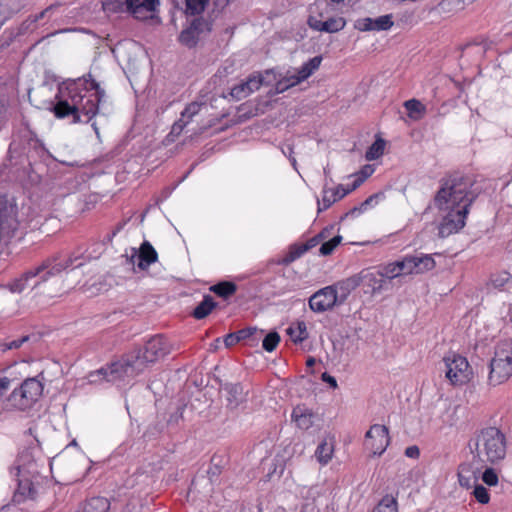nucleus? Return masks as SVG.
I'll return each instance as SVG.
<instances>
[{
  "label": "nucleus",
  "mask_w": 512,
  "mask_h": 512,
  "mask_svg": "<svg viewBox=\"0 0 512 512\" xmlns=\"http://www.w3.org/2000/svg\"><path fill=\"white\" fill-rule=\"evenodd\" d=\"M441 185L434 197L436 208L443 214L438 234L446 238L465 226L469 208L481 193L472 175L454 172L440 181Z\"/></svg>",
  "instance_id": "f257e3e1"
},
{
  "label": "nucleus",
  "mask_w": 512,
  "mask_h": 512,
  "mask_svg": "<svg viewBox=\"0 0 512 512\" xmlns=\"http://www.w3.org/2000/svg\"><path fill=\"white\" fill-rule=\"evenodd\" d=\"M105 91L91 74L68 80L58 88L53 112L57 118H71V123H89L99 112Z\"/></svg>",
  "instance_id": "f03ea898"
},
{
  "label": "nucleus",
  "mask_w": 512,
  "mask_h": 512,
  "mask_svg": "<svg viewBox=\"0 0 512 512\" xmlns=\"http://www.w3.org/2000/svg\"><path fill=\"white\" fill-rule=\"evenodd\" d=\"M169 351L166 339L156 335L149 339L143 348L134 349L107 368H101L98 373L108 382L130 379L141 373L149 364L163 358Z\"/></svg>",
  "instance_id": "7ed1b4c3"
},
{
  "label": "nucleus",
  "mask_w": 512,
  "mask_h": 512,
  "mask_svg": "<svg viewBox=\"0 0 512 512\" xmlns=\"http://www.w3.org/2000/svg\"><path fill=\"white\" fill-rule=\"evenodd\" d=\"M505 434L496 427H487L475 437V458L482 464H497L506 456Z\"/></svg>",
  "instance_id": "20e7f679"
},
{
  "label": "nucleus",
  "mask_w": 512,
  "mask_h": 512,
  "mask_svg": "<svg viewBox=\"0 0 512 512\" xmlns=\"http://www.w3.org/2000/svg\"><path fill=\"white\" fill-rule=\"evenodd\" d=\"M512 376V339H504L497 343L494 357L490 361L488 381L496 386L504 383Z\"/></svg>",
  "instance_id": "39448f33"
},
{
  "label": "nucleus",
  "mask_w": 512,
  "mask_h": 512,
  "mask_svg": "<svg viewBox=\"0 0 512 512\" xmlns=\"http://www.w3.org/2000/svg\"><path fill=\"white\" fill-rule=\"evenodd\" d=\"M77 258L72 259L68 258L64 263L51 260L44 261L41 265L37 266L34 269H30L24 274H22L19 278L13 280L8 284V288L13 293H21L26 288V283L29 279L35 278L36 276H40L41 281H46L49 277L54 276L65 269L73 266L74 261Z\"/></svg>",
  "instance_id": "423d86ee"
},
{
  "label": "nucleus",
  "mask_w": 512,
  "mask_h": 512,
  "mask_svg": "<svg viewBox=\"0 0 512 512\" xmlns=\"http://www.w3.org/2000/svg\"><path fill=\"white\" fill-rule=\"evenodd\" d=\"M42 392V383L36 378H28L9 395L6 400V408L22 411L29 409L38 401Z\"/></svg>",
  "instance_id": "0eeeda50"
},
{
  "label": "nucleus",
  "mask_w": 512,
  "mask_h": 512,
  "mask_svg": "<svg viewBox=\"0 0 512 512\" xmlns=\"http://www.w3.org/2000/svg\"><path fill=\"white\" fill-rule=\"evenodd\" d=\"M157 4L158 0H107L103 2L102 6L104 11L110 13L121 12L125 6L126 10L136 19H147Z\"/></svg>",
  "instance_id": "6e6552de"
},
{
  "label": "nucleus",
  "mask_w": 512,
  "mask_h": 512,
  "mask_svg": "<svg viewBox=\"0 0 512 512\" xmlns=\"http://www.w3.org/2000/svg\"><path fill=\"white\" fill-rule=\"evenodd\" d=\"M446 367L445 376L452 385H464L472 377V371L467 359L459 354L450 352L443 358Z\"/></svg>",
  "instance_id": "1a4fd4ad"
},
{
  "label": "nucleus",
  "mask_w": 512,
  "mask_h": 512,
  "mask_svg": "<svg viewBox=\"0 0 512 512\" xmlns=\"http://www.w3.org/2000/svg\"><path fill=\"white\" fill-rule=\"evenodd\" d=\"M212 30V22L203 17H198L192 20L190 25L183 29L179 35L181 44L188 48H193L197 45L201 36L207 35Z\"/></svg>",
  "instance_id": "9d476101"
},
{
  "label": "nucleus",
  "mask_w": 512,
  "mask_h": 512,
  "mask_svg": "<svg viewBox=\"0 0 512 512\" xmlns=\"http://www.w3.org/2000/svg\"><path fill=\"white\" fill-rule=\"evenodd\" d=\"M389 443V430L385 425L374 424L365 434V446L373 455H382Z\"/></svg>",
  "instance_id": "9b49d317"
},
{
  "label": "nucleus",
  "mask_w": 512,
  "mask_h": 512,
  "mask_svg": "<svg viewBox=\"0 0 512 512\" xmlns=\"http://www.w3.org/2000/svg\"><path fill=\"white\" fill-rule=\"evenodd\" d=\"M337 297L335 290L330 285L326 286L310 296L309 307L315 313L326 312L340 305Z\"/></svg>",
  "instance_id": "f8f14e48"
},
{
  "label": "nucleus",
  "mask_w": 512,
  "mask_h": 512,
  "mask_svg": "<svg viewBox=\"0 0 512 512\" xmlns=\"http://www.w3.org/2000/svg\"><path fill=\"white\" fill-rule=\"evenodd\" d=\"M363 183V179L356 178L351 185L344 186L339 184L335 188H323L322 191V202L318 201V212L328 209L333 203L341 200L350 192L357 189Z\"/></svg>",
  "instance_id": "ddd939ff"
},
{
  "label": "nucleus",
  "mask_w": 512,
  "mask_h": 512,
  "mask_svg": "<svg viewBox=\"0 0 512 512\" xmlns=\"http://www.w3.org/2000/svg\"><path fill=\"white\" fill-rule=\"evenodd\" d=\"M19 221L16 211L10 209H0V242L10 240L18 231Z\"/></svg>",
  "instance_id": "4468645a"
},
{
  "label": "nucleus",
  "mask_w": 512,
  "mask_h": 512,
  "mask_svg": "<svg viewBox=\"0 0 512 512\" xmlns=\"http://www.w3.org/2000/svg\"><path fill=\"white\" fill-rule=\"evenodd\" d=\"M263 82L264 79L260 73H253L245 81L234 85L231 88L230 95L236 100L244 99L259 90Z\"/></svg>",
  "instance_id": "2eb2a0df"
},
{
  "label": "nucleus",
  "mask_w": 512,
  "mask_h": 512,
  "mask_svg": "<svg viewBox=\"0 0 512 512\" xmlns=\"http://www.w3.org/2000/svg\"><path fill=\"white\" fill-rule=\"evenodd\" d=\"M131 251L129 262L134 263V259L138 258L137 266L140 270H146L158 260V253L149 241H144L139 249L132 248Z\"/></svg>",
  "instance_id": "dca6fc26"
},
{
  "label": "nucleus",
  "mask_w": 512,
  "mask_h": 512,
  "mask_svg": "<svg viewBox=\"0 0 512 512\" xmlns=\"http://www.w3.org/2000/svg\"><path fill=\"white\" fill-rule=\"evenodd\" d=\"M357 278L359 280V286L362 285L364 292L370 293L371 295L380 293L386 283L378 270L371 271L364 269L357 274Z\"/></svg>",
  "instance_id": "f3484780"
},
{
  "label": "nucleus",
  "mask_w": 512,
  "mask_h": 512,
  "mask_svg": "<svg viewBox=\"0 0 512 512\" xmlns=\"http://www.w3.org/2000/svg\"><path fill=\"white\" fill-rule=\"evenodd\" d=\"M307 23L311 29L326 33L339 32L346 26V20L343 17H331L322 21L318 17L310 15Z\"/></svg>",
  "instance_id": "a211bd4d"
},
{
  "label": "nucleus",
  "mask_w": 512,
  "mask_h": 512,
  "mask_svg": "<svg viewBox=\"0 0 512 512\" xmlns=\"http://www.w3.org/2000/svg\"><path fill=\"white\" fill-rule=\"evenodd\" d=\"M291 418L298 428L308 430L313 426L316 416L305 405H297L292 411Z\"/></svg>",
  "instance_id": "6ab92c4d"
},
{
  "label": "nucleus",
  "mask_w": 512,
  "mask_h": 512,
  "mask_svg": "<svg viewBox=\"0 0 512 512\" xmlns=\"http://www.w3.org/2000/svg\"><path fill=\"white\" fill-rule=\"evenodd\" d=\"M330 286L335 290V293L338 296V303L341 305L345 303L351 292L359 286V280L357 278V274H355Z\"/></svg>",
  "instance_id": "aec40b11"
},
{
  "label": "nucleus",
  "mask_w": 512,
  "mask_h": 512,
  "mask_svg": "<svg viewBox=\"0 0 512 512\" xmlns=\"http://www.w3.org/2000/svg\"><path fill=\"white\" fill-rule=\"evenodd\" d=\"M223 390L226 393L227 407L230 409H236L245 400V393L240 383H226Z\"/></svg>",
  "instance_id": "412c9836"
},
{
  "label": "nucleus",
  "mask_w": 512,
  "mask_h": 512,
  "mask_svg": "<svg viewBox=\"0 0 512 512\" xmlns=\"http://www.w3.org/2000/svg\"><path fill=\"white\" fill-rule=\"evenodd\" d=\"M480 469L474 468L471 463H463L458 468L459 484L465 488H471L477 483Z\"/></svg>",
  "instance_id": "4be33fe9"
},
{
  "label": "nucleus",
  "mask_w": 512,
  "mask_h": 512,
  "mask_svg": "<svg viewBox=\"0 0 512 512\" xmlns=\"http://www.w3.org/2000/svg\"><path fill=\"white\" fill-rule=\"evenodd\" d=\"M411 268L413 274H421L434 269L436 263L431 255L428 254H416L410 255Z\"/></svg>",
  "instance_id": "5701e85b"
},
{
  "label": "nucleus",
  "mask_w": 512,
  "mask_h": 512,
  "mask_svg": "<svg viewBox=\"0 0 512 512\" xmlns=\"http://www.w3.org/2000/svg\"><path fill=\"white\" fill-rule=\"evenodd\" d=\"M215 307L216 302L213 297L211 295H205L203 300L194 308L192 316L198 320L204 319Z\"/></svg>",
  "instance_id": "b1692460"
},
{
  "label": "nucleus",
  "mask_w": 512,
  "mask_h": 512,
  "mask_svg": "<svg viewBox=\"0 0 512 512\" xmlns=\"http://www.w3.org/2000/svg\"><path fill=\"white\" fill-rule=\"evenodd\" d=\"M110 502L104 497H93L85 502L82 507L84 512H108Z\"/></svg>",
  "instance_id": "393cba45"
},
{
  "label": "nucleus",
  "mask_w": 512,
  "mask_h": 512,
  "mask_svg": "<svg viewBox=\"0 0 512 512\" xmlns=\"http://www.w3.org/2000/svg\"><path fill=\"white\" fill-rule=\"evenodd\" d=\"M322 56H315L305 62L297 71L302 80L309 78L320 66Z\"/></svg>",
  "instance_id": "a878e982"
},
{
  "label": "nucleus",
  "mask_w": 512,
  "mask_h": 512,
  "mask_svg": "<svg viewBox=\"0 0 512 512\" xmlns=\"http://www.w3.org/2000/svg\"><path fill=\"white\" fill-rule=\"evenodd\" d=\"M210 290L217 296L227 299L236 292L237 286L233 282L223 281L211 286Z\"/></svg>",
  "instance_id": "bb28decb"
},
{
  "label": "nucleus",
  "mask_w": 512,
  "mask_h": 512,
  "mask_svg": "<svg viewBox=\"0 0 512 512\" xmlns=\"http://www.w3.org/2000/svg\"><path fill=\"white\" fill-rule=\"evenodd\" d=\"M302 81V78H300L297 72L293 74H287L277 81L275 88L278 93H282L287 89L299 84Z\"/></svg>",
  "instance_id": "cd10ccee"
},
{
  "label": "nucleus",
  "mask_w": 512,
  "mask_h": 512,
  "mask_svg": "<svg viewBox=\"0 0 512 512\" xmlns=\"http://www.w3.org/2000/svg\"><path fill=\"white\" fill-rule=\"evenodd\" d=\"M333 451V445L327 441H323L318 445L315 455L321 464H327L332 458Z\"/></svg>",
  "instance_id": "c85d7f7f"
},
{
  "label": "nucleus",
  "mask_w": 512,
  "mask_h": 512,
  "mask_svg": "<svg viewBox=\"0 0 512 512\" xmlns=\"http://www.w3.org/2000/svg\"><path fill=\"white\" fill-rule=\"evenodd\" d=\"M307 251L304 250L302 244H292L289 247L288 253L279 261L282 265H289L298 258H300L302 255H304Z\"/></svg>",
  "instance_id": "c756f323"
},
{
  "label": "nucleus",
  "mask_w": 512,
  "mask_h": 512,
  "mask_svg": "<svg viewBox=\"0 0 512 512\" xmlns=\"http://www.w3.org/2000/svg\"><path fill=\"white\" fill-rule=\"evenodd\" d=\"M385 144V140L382 138H377L375 142L367 149L365 153L366 160L373 161L380 158L384 153Z\"/></svg>",
  "instance_id": "7c9ffc66"
},
{
  "label": "nucleus",
  "mask_w": 512,
  "mask_h": 512,
  "mask_svg": "<svg viewBox=\"0 0 512 512\" xmlns=\"http://www.w3.org/2000/svg\"><path fill=\"white\" fill-rule=\"evenodd\" d=\"M287 334L291 337V340L294 343L303 342L308 337L306 324L304 322H299L296 327H289L287 329Z\"/></svg>",
  "instance_id": "2f4dec72"
},
{
  "label": "nucleus",
  "mask_w": 512,
  "mask_h": 512,
  "mask_svg": "<svg viewBox=\"0 0 512 512\" xmlns=\"http://www.w3.org/2000/svg\"><path fill=\"white\" fill-rule=\"evenodd\" d=\"M404 107L411 118L418 119L425 112V106L417 99L405 101Z\"/></svg>",
  "instance_id": "473e14b6"
},
{
  "label": "nucleus",
  "mask_w": 512,
  "mask_h": 512,
  "mask_svg": "<svg viewBox=\"0 0 512 512\" xmlns=\"http://www.w3.org/2000/svg\"><path fill=\"white\" fill-rule=\"evenodd\" d=\"M372 512H397V501L393 496H384Z\"/></svg>",
  "instance_id": "72a5a7b5"
},
{
  "label": "nucleus",
  "mask_w": 512,
  "mask_h": 512,
  "mask_svg": "<svg viewBox=\"0 0 512 512\" xmlns=\"http://www.w3.org/2000/svg\"><path fill=\"white\" fill-rule=\"evenodd\" d=\"M372 22H373L372 31H387L394 24L393 16L391 14L379 16L376 19H372Z\"/></svg>",
  "instance_id": "f704fd0d"
},
{
  "label": "nucleus",
  "mask_w": 512,
  "mask_h": 512,
  "mask_svg": "<svg viewBox=\"0 0 512 512\" xmlns=\"http://www.w3.org/2000/svg\"><path fill=\"white\" fill-rule=\"evenodd\" d=\"M378 271L380 272L383 279L393 280L394 278L400 277L399 270L396 265V261L390 262L384 265H380L378 267Z\"/></svg>",
  "instance_id": "c9c22d12"
},
{
  "label": "nucleus",
  "mask_w": 512,
  "mask_h": 512,
  "mask_svg": "<svg viewBox=\"0 0 512 512\" xmlns=\"http://www.w3.org/2000/svg\"><path fill=\"white\" fill-rule=\"evenodd\" d=\"M280 342V335L276 331H271L265 335L262 341V347L267 352H272L276 349Z\"/></svg>",
  "instance_id": "e433bc0d"
},
{
  "label": "nucleus",
  "mask_w": 512,
  "mask_h": 512,
  "mask_svg": "<svg viewBox=\"0 0 512 512\" xmlns=\"http://www.w3.org/2000/svg\"><path fill=\"white\" fill-rule=\"evenodd\" d=\"M209 0H186V12L190 15L201 14Z\"/></svg>",
  "instance_id": "4c0bfd02"
},
{
  "label": "nucleus",
  "mask_w": 512,
  "mask_h": 512,
  "mask_svg": "<svg viewBox=\"0 0 512 512\" xmlns=\"http://www.w3.org/2000/svg\"><path fill=\"white\" fill-rule=\"evenodd\" d=\"M202 103L199 102H191L188 104L184 110L181 112L180 119H185L187 121V125L192 121L193 117L197 114H199Z\"/></svg>",
  "instance_id": "58836bf2"
},
{
  "label": "nucleus",
  "mask_w": 512,
  "mask_h": 512,
  "mask_svg": "<svg viewBox=\"0 0 512 512\" xmlns=\"http://www.w3.org/2000/svg\"><path fill=\"white\" fill-rule=\"evenodd\" d=\"M341 241H342V236L337 235V236L333 237L332 239H330L329 241L322 243V245L319 249L320 254L322 256L331 255L333 253V251L335 250V248L341 243Z\"/></svg>",
  "instance_id": "ea45409f"
},
{
  "label": "nucleus",
  "mask_w": 512,
  "mask_h": 512,
  "mask_svg": "<svg viewBox=\"0 0 512 512\" xmlns=\"http://www.w3.org/2000/svg\"><path fill=\"white\" fill-rule=\"evenodd\" d=\"M36 340L37 336L32 335H24L18 339L6 342L3 344V350H12V349H18L20 348L24 343L29 342L30 340Z\"/></svg>",
  "instance_id": "a19ab883"
},
{
  "label": "nucleus",
  "mask_w": 512,
  "mask_h": 512,
  "mask_svg": "<svg viewBox=\"0 0 512 512\" xmlns=\"http://www.w3.org/2000/svg\"><path fill=\"white\" fill-rule=\"evenodd\" d=\"M378 195L377 194H374V195H371L369 196L365 201H363L360 206L358 207H354L352 208L347 214L346 216L348 215H359L361 214L362 212L366 211L368 209V207L372 206L374 203H376V199H377Z\"/></svg>",
  "instance_id": "79ce46f5"
},
{
  "label": "nucleus",
  "mask_w": 512,
  "mask_h": 512,
  "mask_svg": "<svg viewBox=\"0 0 512 512\" xmlns=\"http://www.w3.org/2000/svg\"><path fill=\"white\" fill-rule=\"evenodd\" d=\"M473 495L481 504H487L490 500L488 490L482 485H474Z\"/></svg>",
  "instance_id": "37998d69"
},
{
  "label": "nucleus",
  "mask_w": 512,
  "mask_h": 512,
  "mask_svg": "<svg viewBox=\"0 0 512 512\" xmlns=\"http://www.w3.org/2000/svg\"><path fill=\"white\" fill-rule=\"evenodd\" d=\"M396 265L399 270L400 276L413 274L411 268L410 255L403 257L401 260H397Z\"/></svg>",
  "instance_id": "c03bdc74"
},
{
  "label": "nucleus",
  "mask_w": 512,
  "mask_h": 512,
  "mask_svg": "<svg viewBox=\"0 0 512 512\" xmlns=\"http://www.w3.org/2000/svg\"><path fill=\"white\" fill-rule=\"evenodd\" d=\"M510 274L508 272H501L497 275H493L490 279V283L494 288L501 289L509 281Z\"/></svg>",
  "instance_id": "a18cd8bd"
},
{
  "label": "nucleus",
  "mask_w": 512,
  "mask_h": 512,
  "mask_svg": "<svg viewBox=\"0 0 512 512\" xmlns=\"http://www.w3.org/2000/svg\"><path fill=\"white\" fill-rule=\"evenodd\" d=\"M482 480L489 486H494L498 483V476L493 468H486L482 473Z\"/></svg>",
  "instance_id": "49530a36"
},
{
  "label": "nucleus",
  "mask_w": 512,
  "mask_h": 512,
  "mask_svg": "<svg viewBox=\"0 0 512 512\" xmlns=\"http://www.w3.org/2000/svg\"><path fill=\"white\" fill-rule=\"evenodd\" d=\"M372 18L365 17L355 21L354 28L359 31H372Z\"/></svg>",
  "instance_id": "de8ad7c7"
},
{
  "label": "nucleus",
  "mask_w": 512,
  "mask_h": 512,
  "mask_svg": "<svg viewBox=\"0 0 512 512\" xmlns=\"http://www.w3.org/2000/svg\"><path fill=\"white\" fill-rule=\"evenodd\" d=\"M258 333V329L255 327H248L237 331L238 339L240 341L247 340ZM259 333L262 335L263 330H260Z\"/></svg>",
  "instance_id": "09e8293b"
},
{
  "label": "nucleus",
  "mask_w": 512,
  "mask_h": 512,
  "mask_svg": "<svg viewBox=\"0 0 512 512\" xmlns=\"http://www.w3.org/2000/svg\"><path fill=\"white\" fill-rule=\"evenodd\" d=\"M187 126V121H185V119H179L177 120L173 125H172V128H171V131L168 135V137H178L183 129Z\"/></svg>",
  "instance_id": "8fccbe9b"
},
{
  "label": "nucleus",
  "mask_w": 512,
  "mask_h": 512,
  "mask_svg": "<svg viewBox=\"0 0 512 512\" xmlns=\"http://www.w3.org/2000/svg\"><path fill=\"white\" fill-rule=\"evenodd\" d=\"M57 6H58L57 4H52V5L48 6L46 9H44L43 11H41L39 14L30 16L28 18V20L31 21L32 23H35V22L43 19L48 12L54 10Z\"/></svg>",
  "instance_id": "3c124183"
},
{
  "label": "nucleus",
  "mask_w": 512,
  "mask_h": 512,
  "mask_svg": "<svg viewBox=\"0 0 512 512\" xmlns=\"http://www.w3.org/2000/svg\"><path fill=\"white\" fill-rule=\"evenodd\" d=\"M19 493L27 497H33L35 489L31 487L30 483H26L25 486H22V483H19Z\"/></svg>",
  "instance_id": "603ef678"
},
{
  "label": "nucleus",
  "mask_w": 512,
  "mask_h": 512,
  "mask_svg": "<svg viewBox=\"0 0 512 512\" xmlns=\"http://www.w3.org/2000/svg\"><path fill=\"white\" fill-rule=\"evenodd\" d=\"M405 455L409 458L417 459L420 456V450L418 446L412 445L405 449Z\"/></svg>",
  "instance_id": "864d4df0"
},
{
  "label": "nucleus",
  "mask_w": 512,
  "mask_h": 512,
  "mask_svg": "<svg viewBox=\"0 0 512 512\" xmlns=\"http://www.w3.org/2000/svg\"><path fill=\"white\" fill-rule=\"evenodd\" d=\"M321 379H322L323 382L329 384L330 387L333 388V389H336L337 386H338L335 377L331 376L327 372L322 373Z\"/></svg>",
  "instance_id": "5fc2aeb1"
},
{
  "label": "nucleus",
  "mask_w": 512,
  "mask_h": 512,
  "mask_svg": "<svg viewBox=\"0 0 512 512\" xmlns=\"http://www.w3.org/2000/svg\"><path fill=\"white\" fill-rule=\"evenodd\" d=\"M238 342H240V339H238L237 332L230 333V334L226 335L224 338V343L227 347L233 346Z\"/></svg>",
  "instance_id": "6e6d98bb"
},
{
  "label": "nucleus",
  "mask_w": 512,
  "mask_h": 512,
  "mask_svg": "<svg viewBox=\"0 0 512 512\" xmlns=\"http://www.w3.org/2000/svg\"><path fill=\"white\" fill-rule=\"evenodd\" d=\"M11 380L7 377H0V396H2L10 387Z\"/></svg>",
  "instance_id": "4d7b16f0"
},
{
  "label": "nucleus",
  "mask_w": 512,
  "mask_h": 512,
  "mask_svg": "<svg viewBox=\"0 0 512 512\" xmlns=\"http://www.w3.org/2000/svg\"><path fill=\"white\" fill-rule=\"evenodd\" d=\"M286 149H287V150H285V149L283 148V149H282V151H283V153H284L285 155H288L289 160L291 161V164H292V165H293V167L295 168V167H296V163H297V162H296V159L292 156V154H293V147H292L291 145H287V146H286Z\"/></svg>",
  "instance_id": "13d9d810"
},
{
  "label": "nucleus",
  "mask_w": 512,
  "mask_h": 512,
  "mask_svg": "<svg viewBox=\"0 0 512 512\" xmlns=\"http://www.w3.org/2000/svg\"><path fill=\"white\" fill-rule=\"evenodd\" d=\"M328 237V229H323L320 233L312 237L317 241V245Z\"/></svg>",
  "instance_id": "bf43d9fd"
},
{
  "label": "nucleus",
  "mask_w": 512,
  "mask_h": 512,
  "mask_svg": "<svg viewBox=\"0 0 512 512\" xmlns=\"http://www.w3.org/2000/svg\"><path fill=\"white\" fill-rule=\"evenodd\" d=\"M304 250L309 251L310 249L317 246V241L313 238L308 239L305 243H302Z\"/></svg>",
  "instance_id": "052dcab7"
},
{
  "label": "nucleus",
  "mask_w": 512,
  "mask_h": 512,
  "mask_svg": "<svg viewBox=\"0 0 512 512\" xmlns=\"http://www.w3.org/2000/svg\"><path fill=\"white\" fill-rule=\"evenodd\" d=\"M372 172L373 169L371 168V166L367 165L361 171L362 176H358L357 178H361L364 181Z\"/></svg>",
  "instance_id": "680f3d73"
},
{
  "label": "nucleus",
  "mask_w": 512,
  "mask_h": 512,
  "mask_svg": "<svg viewBox=\"0 0 512 512\" xmlns=\"http://www.w3.org/2000/svg\"><path fill=\"white\" fill-rule=\"evenodd\" d=\"M207 473L212 481L214 477H217L220 474V469L217 466L210 467Z\"/></svg>",
  "instance_id": "e2e57ef3"
},
{
  "label": "nucleus",
  "mask_w": 512,
  "mask_h": 512,
  "mask_svg": "<svg viewBox=\"0 0 512 512\" xmlns=\"http://www.w3.org/2000/svg\"><path fill=\"white\" fill-rule=\"evenodd\" d=\"M316 363V360L314 357H309L307 360H306V365L307 367H312L314 366Z\"/></svg>",
  "instance_id": "0e129e2a"
},
{
  "label": "nucleus",
  "mask_w": 512,
  "mask_h": 512,
  "mask_svg": "<svg viewBox=\"0 0 512 512\" xmlns=\"http://www.w3.org/2000/svg\"><path fill=\"white\" fill-rule=\"evenodd\" d=\"M92 127H93V129L95 130V132H96V133H98V128H97V126H96V123H92Z\"/></svg>",
  "instance_id": "69168bd1"
},
{
  "label": "nucleus",
  "mask_w": 512,
  "mask_h": 512,
  "mask_svg": "<svg viewBox=\"0 0 512 512\" xmlns=\"http://www.w3.org/2000/svg\"><path fill=\"white\" fill-rule=\"evenodd\" d=\"M458 409H459V406H455L454 408H452L453 414H455Z\"/></svg>",
  "instance_id": "338daca9"
},
{
  "label": "nucleus",
  "mask_w": 512,
  "mask_h": 512,
  "mask_svg": "<svg viewBox=\"0 0 512 512\" xmlns=\"http://www.w3.org/2000/svg\"><path fill=\"white\" fill-rule=\"evenodd\" d=\"M330 1L333 2V3H337L338 4V3L343 2L344 0H330Z\"/></svg>",
  "instance_id": "774afa93"
}]
</instances>
